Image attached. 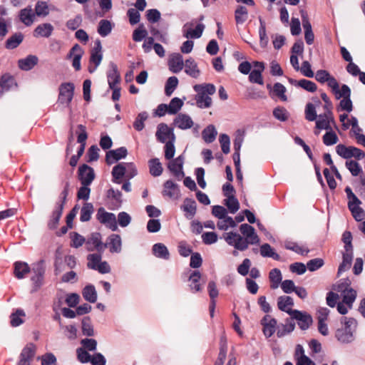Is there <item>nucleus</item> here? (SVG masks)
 Listing matches in <instances>:
<instances>
[{
	"label": "nucleus",
	"mask_w": 365,
	"mask_h": 365,
	"mask_svg": "<svg viewBox=\"0 0 365 365\" xmlns=\"http://www.w3.org/2000/svg\"><path fill=\"white\" fill-rule=\"evenodd\" d=\"M240 231L245 237L234 232L225 234V240L229 245L233 246L237 250L245 251L248 248L249 245H258L259 243V237L252 226L246 223L242 224L240 226Z\"/></svg>",
	"instance_id": "1"
},
{
	"label": "nucleus",
	"mask_w": 365,
	"mask_h": 365,
	"mask_svg": "<svg viewBox=\"0 0 365 365\" xmlns=\"http://www.w3.org/2000/svg\"><path fill=\"white\" fill-rule=\"evenodd\" d=\"M194 91L197 93L195 101L197 107L207 108L212 106V98L210 96L213 95L216 91V87L212 83L196 84L193 86Z\"/></svg>",
	"instance_id": "2"
},
{
	"label": "nucleus",
	"mask_w": 365,
	"mask_h": 365,
	"mask_svg": "<svg viewBox=\"0 0 365 365\" xmlns=\"http://www.w3.org/2000/svg\"><path fill=\"white\" fill-rule=\"evenodd\" d=\"M34 274L31 277V280L33 286L31 292H36L43 284V278L45 274V267L43 260L38 262L32 268Z\"/></svg>",
	"instance_id": "3"
},
{
	"label": "nucleus",
	"mask_w": 365,
	"mask_h": 365,
	"mask_svg": "<svg viewBox=\"0 0 365 365\" xmlns=\"http://www.w3.org/2000/svg\"><path fill=\"white\" fill-rule=\"evenodd\" d=\"M336 153L344 159H349L355 158L357 160L363 159L365 157V153L361 149L354 147H346L343 144H339L336 147Z\"/></svg>",
	"instance_id": "4"
},
{
	"label": "nucleus",
	"mask_w": 365,
	"mask_h": 365,
	"mask_svg": "<svg viewBox=\"0 0 365 365\" xmlns=\"http://www.w3.org/2000/svg\"><path fill=\"white\" fill-rule=\"evenodd\" d=\"M96 219L112 231L117 230L118 226L115 215L113 213L106 212L104 207H101L98 209Z\"/></svg>",
	"instance_id": "5"
},
{
	"label": "nucleus",
	"mask_w": 365,
	"mask_h": 365,
	"mask_svg": "<svg viewBox=\"0 0 365 365\" xmlns=\"http://www.w3.org/2000/svg\"><path fill=\"white\" fill-rule=\"evenodd\" d=\"M75 86L73 83H63L59 86L58 101L68 106L73 97Z\"/></svg>",
	"instance_id": "6"
},
{
	"label": "nucleus",
	"mask_w": 365,
	"mask_h": 365,
	"mask_svg": "<svg viewBox=\"0 0 365 365\" xmlns=\"http://www.w3.org/2000/svg\"><path fill=\"white\" fill-rule=\"evenodd\" d=\"M155 136L157 140L162 143H166L168 141H175L174 129L164 123L158 124Z\"/></svg>",
	"instance_id": "7"
},
{
	"label": "nucleus",
	"mask_w": 365,
	"mask_h": 365,
	"mask_svg": "<svg viewBox=\"0 0 365 365\" xmlns=\"http://www.w3.org/2000/svg\"><path fill=\"white\" fill-rule=\"evenodd\" d=\"M36 347L34 344H27L21 350L16 365H30L36 355Z\"/></svg>",
	"instance_id": "8"
},
{
	"label": "nucleus",
	"mask_w": 365,
	"mask_h": 365,
	"mask_svg": "<svg viewBox=\"0 0 365 365\" xmlns=\"http://www.w3.org/2000/svg\"><path fill=\"white\" fill-rule=\"evenodd\" d=\"M96 175L93 168L86 164L79 166L78 178L82 185H90L95 179Z\"/></svg>",
	"instance_id": "9"
},
{
	"label": "nucleus",
	"mask_w": 365,
	"mask_h": 365,
	"mask_svg": "<svg viewBox=\"0 0 365 365\" xmlns=\"http://www.w3.org/2000/svg\"><path fill=\"white\" fill-rule=\"evenodd\" d=\"M86 249L92 252L97 250L98 252H103L106 249V245L102 242V237L99 232H93L86 242Z\"/></svg>",
	"instance_id": "10"
},
{
	"label": "nucleus",
	"mask_w": 365,
	"mask_h": 365,
	"mask_svg": "<svg viewBox=\"0 0 365 365\" xmlns=\"http://www.w3.org/2000/svg\"><path fill=\"white\" fill-rule=\"evenodd\" d=\"M291 317L297 321L299 327L302 330H307L313 322L312 317L306 312L294 310L292 312Z\"/></svg>",
	"instance_id": "11"
},
{
	"label": "nucleus",
	"mask_w": 365,
	"mask_h": 365,
	"mask_svg": "<svg viewBox=\"0 0 365 365\" xmlns=\"http://www.w3.org/2000/svg\"><path fill=\"white\" fill-rule=\"evenodd\" d=\"M262 331L267 338L271 337L277 331V321L269 314H266L260 321Z\"/></svg>",
	"instance_id": "12"
},
{
	"label": "nucleus",
	"mask_w": 365,
	"mask_h": 365,
	"mask_svg": "<svg viewBox=\"0 0 365 365\" xmlns=\"http://www.w3.org/2000/svg\"><path fill=\"white\" fill-rule=\"evenodd\" d=\"M108 83L110 88L118 86L120 82V75L118 69V66L113 62H110L109 69L107 71Z\"/></svg>",
	"instance_id": "13"
},
{
	"label": "nucleus",
	"mask_w": 365,
	"mask_h": 365,
	"mask_svg": "<svg viewBox=\"0 0 365 365\" xmlns=\"http://www.w3.org/2000/svg\"><path fill=\"white\" fill-rule=\"evenodd\" d=\"M83 54V50L78 44H75L67 55L68 58L73 57L72 66L76 71H80L81 68V59Z\"/></svg>",
	"instance_id": "14"
},
{
	"label": "nucleus",
	"mask_w": 365,
	"mask_h": 365,
	"mask_svg": "<svg viewBox=\"0 0 365 365\" xmlns=\"http://www.w3.org/2000/svg\"><path fill=\"white\" fill-rule=\"evenodd\" d=\"M128 155L125 147H120L116 150H109L106 155V161L108 165H111L115 161L125 158Z\"/></svg>",
	"instance_id": "15"
},
{
	"label": "nucleus",
	"mask_w": 365,
	"mask_h": 365,
	"mask_svg": "<svg viewBox=\"0 0 365 365\" xmlns=\"http://www.w3.org/2000/svg\"><path fill=\"white\" fill-rule=\"evenodd\" d=\"M78 130L76 133L77 135V142L81 144L78 151H77V155L80 158L83 155L85 147H86V140L88 138V133L86 132V127L82 124H79L77 126Z\"/></svg>",
	"instance_id": "16"
},
{
	"label": "nucleus",
	"mask_w": 365,
	"mask_h": 365,
	"mask_svg": "<svg viewBox=\"0 0 365 365\" xmlns=\"http://www.w3.org/2000/svg\"><path fill=\"white\" fill-rule=\"evenodd\" d=\"M184 66L183 58L180 53H173L168 60L169 70L173 73L181 71Z\"/></svg>",
	"instance_id": "17"
},
{
	"label": "nucleus",
	"mask_w": 365,
	"mask_h": 365,
	"mask_svg": "<svg viewBox=\"0 0 365 365\" xmlns=\"http://www.w3.org/2000/svg\"><path fill=\"white\" fill-rule=\"evenodd\" d=\"M162 194L163 196H167L171 199H178L180 196L178 185L171 180L165 181Z\"/></svg>",
	"instance_id": "18"
},
{
	"label": "nucleus",
	"mask_w": 365,
	"mask_h": 365,
	"mask_svg": "<svg viewBox=\"0 0 365 365\" xmlns=\"http://www.w3.org/2000/svg\"><path fill=\"white\" fill-rule=\"evenodd\" d=\"M294 306V299L292 297L287 295L280 296L277 298V307L280 311L284 312L292 315V312L295 309H292V307Z\"/></svg>",
	"instance_id": "19"
},
{
	"label": "nucleus",
	"mask_w": 365,
	"mask_h": 365,
	"mask_svg": "<svg viewBox=\"0 0 365 365\" xmlns=\"http://www.w3.org/2000/svg\"><path fill=\"white\" fill-rule=\"evenodd\" d=\"M103 245H106V248L109 247L111 253H119L121 251V238L119 235L112 234L110 235L106 243Z\"/></svg>",
	"instance_id": "20"
},
{
	"label": "nucleus",
	"mask_w": 365,
	"mask_h": 365,
	"mask_svg": "<svg viewBox=\"0 0 365 365\" xmlns=\"http://www.w3.org/2000/svg\"><path fill=\"white\" fill-rule=\"evenodd\" d=\"M16 86L17 83L13 76L8 73L4 74L0 79V95L2 96L5 92Z\"/></svg>",
	"instance_id": "21"
},
{
	"label": "nucleus",
	"mask_w": 365,
	"mask_h": 365,
	"mask_svg": "<svg viewBox=\"0 0 365 365\" xmlns=\"http://www.w3.org/2000/svg\"><path fill=\"white\" fill-rule=\"evenodd\" d=\"M344 287V284H339V291L342 292V302L346 305L348 306L349 309L352 307V304L354 302L356 297V292L352 289H345L344 290L342 289V287Z\"/></svg>",
	"instance_id": "22"
},
{
	"label": "nucleus",
	"mask_w": 365,
	"mask_h": 365,
	"mask_svg": "<svg viewBox=\"0 0 365 365\" xmlns=\"http://www.w3.org/2000/svg\"><path fill=\"white\" fill-rule=\"evenodd\" d=\"M173 124L180 129L186 130L193 125V121L188 115L180 113L174 119Z\"/></svg>",
	"instance_id": "23"
},
{
	"label": "nucleus",
	"mask_w": 365,
	"mask_h": 365,
	"mask_svg": "<svg viewBox=\"0 0 365 365\" xmlns=\"http://www.w3.org/2000/svg\"><path fill=\"white\" fill-rule=\"evenodd\" d=\"M38 58L35 55H29L24 58L18 61V66L23 71H30L37 65Z\"/></svg>",
	"instance_id": "24"
},
{
	"label": "nucleus",
	"mask_w": 365,
	"mask_h": 365,
	"mask_svg": "<svg viewBox=\"0 0 365 365\" xmlns=\"http://www.w3.org/2000/svg\"><path fill=\"white\" fill-rule=\"evenodd\" d=\"M19 19L26 26H31L35 19V14L31 6H28L19 11Z\"/></svg>",
	"instance_id": "25"
},
{
	"label": "nucleus",
	"mask_w": 365,
	"mask_h": 365,
	"mask_svg": "<svg viewBox=\"0 0 365 365\" xmlns=\"http://www.w3.org/2000/svg\"><path fill=\"white\" fill-rule=\"evenodd\" d=\"M63 204H56L54 210L52 212V215L51 216V219L48 222V227L51 230L56 229L59 220L62 215L63 213Z\"/></svg>",
	"instance_id": "26"
},
{
	"label": "nucleus",
	"mask_w": 365,
	"mask_h": 365,
	"mask_svg": "<svg viewBox=\"0 0 365 365\" xmlns=\"http://www.w3.org/2000/svg\"><path fill=\"white\" fill-rule=\"evenodd\" d=\"M24 36L21 32H16L11 35L5 42V48L12 50L17 48L24 41Z\"/></svg>",
	"instance_id": "27"
},
{
	"label": "nucleus",
	"mask_w": 365,
	"mask_h": 365,
	"mask_svg": "<svg viewBox=\"0 0 365 365\" xmlns=\"http://www.w3.org/2000/svg\"><path fill=\"white\" fill-rule=\"evenodd\" d=\"M201 279V274L199 271H193L189 277V287L192 292H197L202 290V284L200 281Z\"/></svg>",
	"instance_id": "28"
},
{
	"label": "nucleus",
	"mask_w": 365,
	"mask_h": 365,
	"mask_svg": "<svg viewBox=\"0 0 365 365\" xmlns=\"http://www.w3.org/2000/svg\"><path fill=\"white\" fill-rule=\"evenodd\" d=\"M182 210L186 212L187 218H192L197 210L196 202L192 198H185L183 205L181 207Z\"/></svg>",
	"instance_id": "29"
},
{
	"label": "nucleus",
	"mask_w": 365,
	"mask_h": 365,
	"mask_svg": "<svg viewBox=\"0 0 365 365\" xmlns=\"http://www.w3.org/2000/svg\"><path fill=\"white\" fill-rule=\"evenodd\" d=\"M96 45V46L94 50L92 51L90 58L91 62L95 64V67L93 69L89 68L90 73H92L95 71V69L100 65L103 58V56L101 53V44L100 41H98Z\"/></svg>",
	"instance_id": "30"
},
{
	"label": "nucleus",
	"mask_w": 365,
	"mask_h": 365,
	"mask_svg": "<svg viewBox=\"0 0 365 365\" xmlns=\"http://www.w3.org/2000/svg\"><path fill=\"white\" fill-rule=\"evenodd\" d=\"M53 30V26L49 23L39 24L34 31V36L36 37H49Z\"/></svg>",
	"instance_id": "31"
},
{
	"label": "nucleus",
	"mask_w": 365,
	"mask_h": 365,
	"mask_svg": "<svg viewBox=\"0 0 365 365\" xmlns=\"http://www.w3.org/2000/svg\"><path fill=\"white\" fill-rule=\"evenodd\" d=\"M126 170L125 163H118L114 166L112 170L113 182L120 184L122 178L125 175Z\"/></svg>",
	"instance_id": "32"
},
{
	"label": "nucleus",
	"mask_w": 365,
	"mask_h": 365,
	"mask_svg": "<svg viewBox=\"0 0 365 365\" xmlns=\"http://www.w3.org/2000/svg\"><path fill=\"white\" fill-rule=\"evenodd\" d=\"M187 24H185L183 26V36L187 38H198L201 37L203 30L205 29V26L202 24H199L196 26L195 29H189L187 30H185V28L187 27Z\"/></svg>",
	"instance_id": "33"
},
{
	"label": "nucleus",
	"mask_w": 365,
	"mask_h": 365,
	"mask_svg": "<svg viewBox=\"0 0 365 365\" xmlns=\"http://www.w3.org/2000/svg\"><path fill=\"white\" fill-rule=\"evenodd\" d=\"M153 254L158 258L168 260L170 259V253L167 247L163 243H156L153 246Z\"/></svg>",
	"instance_id": "34"
},
{
	"label": "nucleus",
	"mask_w": 365,
	"mask_h": 365,
	"mask_svg": "<svg viewBox=\"0 0 365 365\" xmlns=\"http://www.w3.org/2000/svg\"><path fill=\"white\" fill-rule=\"evenodd\" d=\"M185 72L194 78H197L200 73L197 65L192 58H188L185 63Z\"/></svg>",
	"instance_id": "35"
},
{
	"label": "nucleus",
	"mask_w": 365,
	"mask_h": 365,
	"mask_svg": "<svg viewBox=\"0 0 365 365\" xmlns=\"http://www.w3.org/2000/svg\"><path fill=\"white\" fill-rule=\"evenodd\" d=\"M352 259L353 252L345 251V252L343 253L342 262L338 268V275L348 270L351 267Z\"/></svg>",
	"instance_id": "36"
},
{
	"label": "nucleus",
	"mask_w": 365,
	"mask_h": 365,
	"mask_svg": "<svg viewBox=\"0 0 365 365\" xmlns=\"http://www.w3.org/2000/svg\"><path fill=\"white\" fill-rule=\"evenodd\" d=\"M30 267L29 264L23 262H16L14 263V273L17 279H22L26 274L30 272Z\"/></svg>",
	"instance_id": "37"
},
{
	"label": "nucleus",
	"mask_w": 365,
	"mask_h": 365,
	"mask_svg": "<svg viewBox=\"0 0 365 365\" xmlns=\"http://www.w3.org/2000/svg\"><path fill=\"white\" fill-rule=\"evenodd\" d=\"M149 171L152 176H160L163 171L161 163L158 158H152L148 161Z\"/></svg>",
	"instance_id": "38"
},
{
	"label": "nucleus",
	"mask_w": 365,
	"mask_h": 365,
	"mask_svg": "<svg viewBox=\"0 0 365 365\" xmlns=\"http://www.w3.org/2000/svg\"><path fill=\"white\" fill-rule=\"evenodd\" d=\"M336 338L342 343L351 342L353 339V333L351 329L345 328L338 329L335 334Z\"/></svg>",
	"instance_id": "39"
},
{
	"label": "nucleus",
	"mask_w": 365,
	"mask_h": 365,
	"mask_svg": "<svg viewBox=\"0 0 365 365\" xmlns=\"http://www.w3.org/2000/svg\"><path fill=\"white\" fill-rule=\"evenodd\" d=\"M82 295L86 301L90 303H95L97 300V292L92 284L86 285L82 291Z\"/></svg>",
	"instance_id": "40"
},
{
	"label": "nucleus",
	"mask_w": 365,
	"mask_h": 365,
	"mask_svg": "<svg viewBox=\"0 0 365 365\" xmlns=\"http://www.w3.org/2000/svg\"><path fill=\"white\" fill-rule=\"evenodd\" d=\"M248 19V10L244 6H238L235 11V19L237 25L243 24Z\"/></svg>",
	"instance_id": "41"
},
{
	"label": "nucleus",
	"mask_w": 365,
	"mask_h": 365,
	"mask_svg": "<svg viewBox=\"0 0 365 365\" xmlns=\"http://www.w3.org/2000/svg\"><path fill=\"white\" fill-rule=\"evenodd\" d=\"M93 205L91 202H85L81 209L80 220L81 222H88L91 220L93 213Z\"/></svg>",
	"instance_id": "42"
},
{
	"label": "nucleus",
	"mask_w": 365,
	"mask_h": 365,
	"mask_svg": "<svg viewBox=\"0 0 365 365\" xmlns=\"http://www.w3.org/2000/svg\"><path fill=\"white\" fill-rule=\"evenodd\" d=\"M269 278L271 282L270 287L273 289H277L282 282L281 271L277 268L272 269L269 272Z\"/></svg>",
	"instance_id": "43"
},
{
	"label": "nucleus",
	"mask_w": 365,
	"mask_h": 365,
	"mask_svg": "<svg viewBox=\"0 0 365 365\" xmlns=\"http://www.w3.org/2000/svg\"><path fill=\"white\" fill-rule=\"evenodd\" d=\"M260 255L264 257H271L275 260H279L280 256L274 252L269 244L264 243L260 247Z\"/></svg>",
	"instance_id": "44"
},
{
	"label": "nucleus",
	"mask_w": 365,
	"mask_h": 365,
	"mask_svg": "<svg viewBox=\"0 0 365 365\" xmlns=\"http://www.w3.org/2000/svg\"><path fill=\"white\" fill-rule=\"evenodd\" d=\"M112 28L113 26L110 21L102 19L98 23L97 31L102 37H106L110 34Z\"/></svg>",
	"instance_id": "45"
},
{
	"label": "nucleus",
	"mask_w": 365,
	"mask_h": 365,
	"mask_svg": "<svg viewBox=\"0 0 365 365\" xmlns=\"http://www.w3.org/2000/svg\"><path fill=\"white\" fill-rule=\"evenodd\" d=\"M168 168L170 171L178 179L180 180L185 175L182 170V165L178 163L173 159L170 160L168 165Z\"/></svg>",
	"instance_id": "46"
},
{
	"label": "nucleus",
	"mask_w": 365,
	"mask_h": 365,
	"mask_svg": "<svg viewBox=\"0 0 365 365\" xmlns=\"http://www.w3.org/2000/svg\"><path fill=\"white\" fill-rule=\"evenodd\" d=\"M217 130L214 125H210L207 126L202 133V138L203 140L207 143H212L216 138L217 135Z\"/></svg>",
	"instance_id": "47"
},
{
	"label": "nucleus",
	"mask_w": 365,
	"mask_h": 365,
	"mask_svg": "<svg viewBox=\"0 0 365 365\" xmlns=\"http://www.w3.org/2000/svg\"><path fill=\"white\" fill-rule=\"evenodd\" d=\"M259 43L261 47L265 48L268 43V37L266 32V25L264 21L259 17Z\"/></svg>",
	"instance_id": "48"
},
{
	"label": "nucleus",
	"mask_w": 365,
	"mask_h": 365,
	"mask_svg": "<svg viewBox=\"0 0 365 365\" xmlns=\"http://www.w3.org/2000/svg\"><path fill=\"white\" fill-rule=\"evenodd\" d=\"M316 128L319 130H331L330 120H329L328 115L327 113L318 115V119L316 120Z\"/></svg>",
	"instance_id": "49"
},
{
	"label": "nucleus",
	"mask_w": 365,
	"mask_h": 365,
	"mask_svg": "<svg viewBox=\"0 0 365 365\" xmlns=\"http://www.w3.org/2000/svg\"><path fill=\"white\" fill-rule=\"evenodd\" d=\"M101 253L102 252L89 254L87 256V260H88L87 267L89 269H94V270L96 269L97 266H98V264L101 262V258H102Z\"/></svg>",
	"instance_id": "50"
},
{
	"label": "nucleus",
	"mask_w": 365,
	"mask_h": 365,
	"mask_svg": "<svg viewBox=\"0 0 365 365\" xmlns=\"http://www.w3.org/2000/svg\"><path fill=\"white\" fill-rule=\"evenodd\" d=\"M81 330L83 335L87 336H93L94 335L93 327L91 324V319L88 317L82 319Z\"/></svg>",
	"instance_id": "51"
},
{
	"label": "nucleus",
	"mask_w": 365,
	"mask_h": 365,
	"mask_svg": "<svg viewBox=\"0 0 365 365\" xmlns=\"http://www.w3.org/2000/svg\"><path fill=\"white\" fill-rule=\"evenodd\" d=\"M148 114L147 112L143 111L140 113L133 123V128L137 131H141L145 128L144 122L148 119Z\"/></svg>",
	"instance_id": "52"
},
{
	"label": "nucleus",
	"mask_w": 365,
	"mask_h": 365,
	"mask_svg": "<svg viewBox=\"0 0 365 365\" xmlns=\"http://www.w3.org/2000/svg\"><path fill=\"white\" fill-rule=\"evenodd\" d=\"M284 247L287 250L294 251V252L301 255H306L309 252L308 249L299 246L297 242L288 241L284 244Z\"/></svg>",
	"instance_id": "53"
},
{
	"label": "nucleus",
	"mask_w": 365,
	"mask_h": 365,
	"mask_svg": "<svg viewBox=\"0 0 365 365\" xmlns=\"http://www.w3.org/2000/svg\"><path fill=\"white\" fill-rule=\"evenodd\" d=\"M225 205L232 214L235 213L240 209V203L234 195L228 196V197L225 200Z\"/></svg>",
	"instance_id": "54"
},
{
	"label": "nucleus",
	"mask_w": 365,
	"mask_h": 365,
	"mask_svg": "<svg viewBox=\"0 0 365 365\" xmlns=\"http://www.w3.org/2000/svg\"><path fill=\"white\" fill-rule=\"evenodd\" d=\"M24 316L25 313L24 310L20 309H16V311L12 313L10 316L11 325L14 327L21 325L24 322L23 319H21V317Z\"/></svg>",
	"instance_id": "55"
},
{
	"label": "nucleus",
	"mask_w": 365,
	"mask_h": 365,
	"mask_svg": "<svg viewBox=\"0 0 365 365\" xmlns=\"http://www.w3.org/2000/svg\"><path fill=\"white\" fill-rule=\"evenodd\" d=\"M178 85V79L175 76L168 78L165 86V93L166 96H170L177 88Z\"/></svg>",
	"instance_id": "56"
},
{
	"label": "nucleus",
	"mask_w": 365,
	"mask_h": 365,
	"mask_svg": "<svg viewBox=\"0 0 365 365\" xmlns=\"http://www.w3.org/2000/svg\"><path fill=\"white\" fill-rule=\"evenodd\" d=\"M322 140L324 145L330 146L336 144L339 141V138L332 130H329L323 135Z\"/></svg>",
	"instance_id": "57"
},
{
	"label": "nucleus",
	"mask_w": 365,
	"mask_h": 365,
	"mask_svg": "<svg viewBox=\"0 0 365 365\" xmlns=\"http://www.w3.org/2000/svg\"><path fill=\"white\" fill-rule=\"evenodd\" d=\"M183 105V102L179 98H173L169 105H168V113L169 114H176L182 108Z\"/></svg>",
	"instance_id": "58"
},
{
	"label": "nucleus",
	"mask_w": 365,
	"mask_h": 365,
	"mask_svg": "<svg viewBox=\"0 0 365 365\" xmlns=\"http://www.w3.org/2000/svg\"><path fill=\"white\" fill-rule=\"evenodd\" d=\"M222 220V221L218 222L217 224L218 229L220 230H227L229 227H235L237 225L235 221L230 216L226 215Z\"/></svg>",
	"instance_id": "59"
},
{
	"label": "nucleus",
	"mask_w": 365,
	"mask_h": 365,
	"mask_svg": "<svg viewBox=\"0 0 365 365\" xmlns=\"http://www.w3.org/2000/svg\"><path fill=\"white\" fill-rule=\"evenodd\" d=\"M49 9L47 3L42 1H37L35 6V15L38 16H46L48 14Z\"/></svg>",
	"instance_id": "60"
},
{
	"label": "nucleus",
	"mask_w": 365,
	"mask_h": 365,
	"mask_svg": "<svg viewBox=\"0 0 365 365\" xmlns=\"http://www.w3.org/2000/svg\"><path fill=\"white\" fill-rule=\"evenodd\" d=\"M273 115L276 119L284 122L289 118V113L285 108L278 106L274 109Z\"/></svg>",
	"instance_id": "61"
},
{
	"label": "nucleus",
	"mask_w": 365,
	"mask_h": 365,
	"mask_svg": "<svg viewBox=\"0 0 365 365\" xmlns=\"http://www.w3.org/2000/svg\"><path fill=\"white\" fill-rule=\"evenodd\" d=\"M298 87L311 93L315 92L317 90V84L314 82L307 79L299 80Z\"/></svg>",
	"instance_id": "62"
},
{
	"label": "nucleus",
	"mask_w": 365,
	"mask_h": 365,
	"mask_svg": "<svg viewBox=\"0 0 365 365\" xmlns=\"http://www.w3.org/2000/svg\"><path fill=\"white\" fill-rule=\"evenodd\" d=\"M317 117L314 105L308 103L305 107V118L309 121H314L317 120Z\"/></svg>",
	"instance_id": "63"
},
{
	"label": "nucleus",
	"mask_w": 365,
	"mask_h": 365,
	"mask_svg": "<svg viewBox=\"0 0 365 365\" xmlns=\"http://www.w3.org/2000/svg\"><path fill=\"white\" fill-rule=\"evenodd\" d=\"M286 88L280 83H275L273 86V92L282 101H287V97L285 95Z\"/></svg>",
	"instance_id": "64"
}]
</instances>
